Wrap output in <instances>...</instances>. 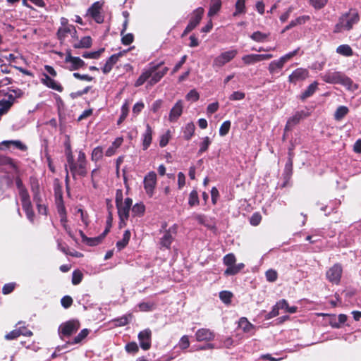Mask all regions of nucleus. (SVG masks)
Wrapping results in <instances>:
<instances>
[{"label": "nucleus", "instance_id": "c756f323", "mask_svg": "<svg viewBox=\"0 0 361 361\" xmlns=\"http://www.w3.org/2000/svg\"><path fill=\"white\" fill-rule=\"evenodd\" d=\"M221 0H211L209 4V9L208 16L212 17L218 13L221 8Z\"/></svg>", "mask_w": 361, "mask_h": 361}, {"label": "nucleus", "instance_id": "774afa93", "mask_svg": "<svg viewBox=\"0 0 361 361\" xmlns=\"http://www.w3.org/2000/svg\"><path fill=\"white\" fill-rule=\"evenodd\" d=\"M185 97H186V99H188V100H192L193 102H197L200 99V94L196 90L193 89V90H191L186 94Z\"/></svg>", "mask_w": 361, "mask_h": 361}, {"label": "nucleus", "instance_id": "cd10ccee", "mask_svg": "<svg viewBox=\"0 0 361 361\" xmlns=\"http://www.w3.org/2000/svg\"><path fill=\"white\" fill-rule=\"evenodd\" d=\"M123 142L122 137H118L113 142L112 145L106 149L105 155L106 157H111L115 154L116 149L121 147Z\"/></svg>", "mask_w": 361, "mask_h": 361}, {"label": "nucleus", "instance_id": "f257e3e1", "mask_svg": "<svg viewBox=\"0 0 361 361\" xmlns=\"http://www.w3.org/2000/svg\"><path fill=\"white\" fill-rule=\"evenodd\" d=\"M164 64V61L158 63L151 62L148 65V68H145L138 78L134 83L135 87L142 86L147 82V87H152L158 83L169 71L168 67H164L161 70H159L161 66Z\"/></svg>", "mask_w": 361, "mask_h": 361}, {"label": "nucleus", "instance_id": "412c9836", "mask_svg": "<svg viewBox=\"0 0 361 361\" xmlns=\"http://www.w3.org/2000/svg\"><path fill=\"white\" fill-rule=\"evenodd\" d=\"M183 109V104L182 100H178L170 111L169 120L171 122H176L182 115Z\"/></svg>", "mask_w": 361, "mask_h": 361}, {"label": "nucleus", "instance_id": "6ab92c4d", "mask_svg": "<svg viewBox=\"0 0 361 361\" xmlns=\"http://www.w3.org/2000/svg\"><path fill=\"white\" fill-rule=\"evenodd\" d=\"M41 82L49 88L56 90L59 92H63V86L56 80L50 78L48 74L43 73L41 78Z\"/></svg>", "mask_w": 361, "mask_h": 361}, {"label": "nucleus", "instance_id": "37998d69", "mask_svg": "<svg viewBox=\"0 0 361 361\" xmlns=\"http://www.w3.org/2000/svg\"><path fill=\"white\" fill-rule=\"evenodd\" d=\"M235 11L233 13V16H237L240 14L245 13V0H237L235 5Z\"/></svg>", "mask_w": 361, "mask_h": 361}, {"label": "nucleus", "instance_id": "3c124183", "mask_svg": "<svg viewBox=\"0 0 361 361\" xmlns=\"http://www.w3.org/2000/svg\"><path fill=\"white\" fill-rule=\"evenodd\" d=\"M116 208L118 209V217H122L125 219L129 218V212L130 208L125 207L124 205H123V203L119 204L118 206H116Z\"/></svg>", "mask_w": 361, "mask_h": 361}, {"label": "nucleus", "instance_id": "4d7b16f0", "mask_svg": "<svg viewBox=\"0 0 361 361\" xmlns=\"http://www.w3.org/2000/svg\"><path fill=\"white\" fill-rule=\"evenodd\" d=\"M83 274L80 270H75L72 274V283L78 285L82 280Z\"/></svg>", "mask_w": 361, "mask_h": 361}, {"label": "nucleus", "instance_id": "0eeeda50", "mask_svg": "<svg viewBox=\"0 0 361 361\" xmlns=\"http://www.w3.org/2000/svg\"><path fill=\"white\" fill-rule=\"evenodd\" d=\"M236 258L234 254L228 253L223 258L224 264L227 266L226 269L224 271L225 276H233L238 274L244 267L243 263L235 264Z\"/></svg>", "mask_w": 361, "mask_h": 361}, {"label": "nucleus", "instance_id": "f03ea898", "mask_svg": "<svg viewBox=\"0 0 361 361\" xmlns=\"http://www.w3.org/2000/svg\"><path fill=\"white\" fill-rule=\"evenodd\" d=\"M164 64V61L158 63L151 62L148 65V68H145L138 78L134 83L135 87L142 86L147 82V87H152L158 83L169 71L168 67H164L161 70H159L161 66Z\"/></svg>", "mask_w": 361, "mask_h": 361}, {"label": "nucleus", "instance_id": "7ed1b4c3", "mask_svg": "<svg viewBox=\"0 0 361 361\" xmlns=\"http://www.w3.org/2000/svg\"><path fill=\"white\" fill-rule=\"evenodd\" d=\"M67 165H66V182L68 181V171L71 172V176L74 180L78 177L84 178L87 176L88 170V162L85 153L82 150L78 152V157L75 159L74 156L66 159Z\"/></svg>", "mask_w": 361, "mask_h": 361}, {"label": "nucleus", "instance_id": "ea45409f", "mask_svg": "<svg viewBox=\"0 0 361 361\" xmlns=\"http://www.w3.org/2000/svg\"><path fill=\"white\" fill-rule=\"evenodd\" d=\"M129 112V102L128 101H125L123 104L121 106V114L120 115V117L117 121V124L120 125L123 122V121L128 116Z\"/></svg>", "mask_w": 361, "mask_h": 361}, {"label": "nucleus", "instance_id": "20e7f679", "mask_svg": "<svg viewBox=\"0 0 361 361\" xmlns=\"http://www.w3.org/2000/svg\"><path fill=\"white\" fill-rule=\"evenodd\" d=\"M360 20V16L355 9L350 8L348 12L342 14L334 30V33H339L344 30L349 31L353 29L354 25Z\"/></svg>", "mask_w": 361, "mask_h": 361}, {"label": "nucleus", "instance_id": "39448f33", "mask_svg": "<svg viewBox=\"0 0 361 361\" xmlns=\"http://www.w3.org/2000/svg\"><path fill=\"white\" fill-rule=\"evenodd\" d=\"M321 78L323 81L330 84H340L350 89L353 81L343 73L340 71H328L322 74Z\"/></svg>", "mask_w": 361, "mask_h": 361}, {"label": "nucleus", "instance_id": "4c0bfd02", "mask_svg": "<svg viewBox=\"0 0 361 361\" xmlns=\"http://www.w3.org/2000/svg\"><path fill=\"white\" fill-rule=\"evenodd\" d=\"M239 327L243 329L244 332L248 333L252 329H254L255 326L252 324L245 317H241L239 320Z\"/></svg>", "mask_w": 361, "mask_h": 361}, {"label": "nucleus", "instance_id": "bb28decb", "mask_svg": "<svg viewBox=\"0 0 361 361\" xmlns=\"http://www.w3.org/2000/svg\"><path fill=\"white\" fill-rule=\"evenodd\" d=\"M0 165L1 166H9L12 168L15 171L18 172L19 171L18 165L16 161L10 157H7L5 155H0Z\"/></svg>", "mask_w": 361, "mask_h": 361}, {"label": "nucleus", "instance_id": "c03bdc74", "mask_svg": "<svg viewBox=\"0 0 361 361\" xmlns=\"http://www.w3.org/2000/svg\"><path fill=\"white\" fill-rule=\"evenodd\" d=\"M200 204L198 193L196 190H192L190 195L188 198V204L190 207H195L197 206Z\"/></svg>", "mask_w": 361, "mask_h": 361}, {"label": "nucleus", "instance_id": "a19ab883", "mask_svg": "<svg viewBox=\"0 0 361 361\" xmlns=\"http://www.w3.org/2000/svg\"><path fill=\"white\" fill-rule=\"evenodd\" d=\"M243 63L246 65L254 64L259 62V54H252L245 55L242 57Z\"/></svg>", "mask_w": 361, "mask_h": 361}, {"label": "nucleus", "instance_id": "5701e85b", "mask_svg": "<svg viewBox=\"0 0 361 361\" xmlns=\"http://www.w3.org/2000/svg\"><path fill=\"white\" fill-rule=\"evenodd\" d=\"M152 133L153 130L149 126V124L146 125V130L144 134L142 135V149L143 150H146L150 146L152 140Z\"/></svg>", "mask_w": 361, "mask_h": 361}, {"label": "nucleus", "instance_id": "6e6552de", "mask_svg": "<svg viewBox=\"0 0 361 361\" xmlns=\"http://www.w3.org/2000/svg\"><path fill=\"white\" fill-rule=\"evenodd\" d=\"M204 10L202 7H198L194 10L191 14V18L188 25L181 34V37H185L189 32L192 31L200 23L204 15Z\"/></svg>", "mask_w": 361, "mask_h": 361}, {"label": "nucleus", "instance_id": "7c9ffc66", "mask_svg": "<svg viewBox=\"0 0 361 361\" xmlns=\"http://www.w3.org/2000/svg\"><path fill=\"white\" fill-rule=\"evenodd\" d=\"M195 126L193 122H190L183 128V138L190 140L195 134Z\"/></svg>", "mask_w": 361, "mask_h": 361}, {"label": "nucleus", "instance_id": "49530a36", "mask_svg": "<svg viewBox=\"0 0 361 361\" xmlns=\"http://www.w3.org/2000/svg\"><path fill=\"white\" fill-rule=\"evenodd\" d=\"M106 235V234L102 233V234H100L97 237H95V238H88L87 239V241H86L85 244L89 245V246L97 245H99V243H102V241L103 240V239L105 238Z\"/></svg>", "mask_w": 361, "mask_h": 361}, {"label": "nucleus", "instance_id": "dca6fc26", "mask_svg": "<svg viewBox=\"0 0 361 361\" xmlns=\"http://www.w3.org/2000/svg\"><path fill=\"white\" fill-rule=\"evenodd\" d=\"M137 337L142 349L147 350L151 348L152 331L149 329H146L140 331Z\"/></svg>", "mask_w": 361, "mask_h": 361}, {"label": "nucleus", "instance_id": "f3484780", "mask_svg": "<svg viewBox=\"0 0 361 361\" xmlns=\"http://www.w3.org/2000/svg\"><path fill=\"white\" fill-rule=\"evenodd\" d=\"M309 116L308 113H306L305 111H299L295 112V114L290 117L286 122V124L284 128L285 132L290 131L292 128L298 124L301 119L306 118Z\"/></svg>", "mask_w": 361, "mask_h": 361}, {"label": "nucleus", "instance_id": "58836bf2", "mask_svg": "<svg viewBox=\"0 0 361 361\" xmlns=\"http://www.w3.org/2000/svg\"><path fill=\"white\" fill-rule=\"evenodd\" d=\"M20 198L21 200L22 208L24 211L32 208V204L30 200V196L29 193L20 195Z\"/></svg>", "mask_w": 361, "mask_h": 361}, {"label": "nucleus", "instance_id": "a211bd4d", "mask_svg": "<svg viewBox=\"0 0 361 361\" xmlns=\"http://www.w3.org/2000/svg\"><path fill=\"white\" fill-rule=\"evenodd\" d=\"M126 52L127 51H120L119 53L113 54L108 58L104 67L102 68L103 73H109L112 70L114 66L118 62L119 58Z\"/></svg>", "mask_w": 361, "mask_h": 361}, {"label": "nucleus", "instance_id": "423d86ee", "mask_svg": "<svg viewBox=\"0 0 361 361\" xmlns=\"http://www.w3.org/2000/svg\"><path fill=\"white\" fill-rule=\"evenodd\" d=\"M80 328V322L77 319H72L60 324L58 333L61 339L71 337Z\"/></svg>", "mask_w": 361, "mask_h": 361}, {"label": "nucleus", "instance_id": "de8ad7c7", "mask_svg": "<svg viewBox=\"0 0 361 361\" xmlns=\"http://www.w3.org/2000/svg\"><path fill=\"white\" fill-rule=\"evenodd\" d=\"M15 183H16V185L18 190L19 196L24 195V194L29 193L27 189L23 184V180L20 176H17L15 178Z\"/></svg>", "mask_w": 361, "mask_h": 361}, {"label": "nucleus", "instance_id": "680f3d73", "mask_svg": "<svg viewBox=\"0 0 361 361\" xmlns=\"http://www.w3.org/2000/svg\"><path fill=\"white\" fill-rule=\"evenodd\" d=\"M266 279L269 282H274L277 280L278 274L274 269H269L265 273Z\"/></svg>", "mask_w": 361, "mask_h": 361}, {"label": "nucleus", "instance_id": "864d4df0", "mask_svg": "<svg viewBox=\"0 0 361 361\" xmlns=\"http://www.w3.org/2000/svg\"><path fill=\"white\" fill-rule=\"evenodd\" d=\"M29 182L32 192L40 190L39 180L36 176H30L29 178Z\"/></svg>", "mask_w": 361, "mask_h": 361}, {"label": "nucleus", "instance_id": "603ef678", "mask_svg": "<svg viewBox=\"0 0 361 361\" xmlns=\"http://www.w3.org/2000/svg\"><path fill=\"white\" fill-rule=\"evenodd\" d=\"M233 293L228 290H223L219 293V298L225 304H230L231 302V298Z\"/></svg>", "mask_w": 361, "mask_h": 361}, {"label": "nucleus", "instance_id": "f704fd0d", "mask_svg": "<svg viewBox=\"0 0 361 361\" xmlns=\"http://www.w3.org/2000/svg\"><path fill=\"white\" fill-rule=\"evenodd\" d=\"M269 36L270 33H263L260 31H256L250 35V38L257 42H264L268 41Z\"/></svg>", "mask_w": 361, "mask_h": 361}, {"label": "nucleus", "instance_id": "6e6d98bb", "mask_svg": "<svg viewBox=\"0 0 361 361\" xmlns=\"http://www.w3.org/2000/svg\"><path fill=\"white\" fill-rule=\"evenodd\" d=\"M125 350L128 353L135 354L139 351V347L136 342L133 341L126 345Z\"/></svg>", "mask_w": 361, "mask_h": 361}, {"label": "nucleus", "instance_id": "1a4fd4ad", "mask_svg": "<svg viewBox=\"0 0 361 361\" xmlns=\"http://www.w3.org/2000/svg\"><path fill=\"white\" fill-rule=\"evenodd\" d=\"M237 54L238 51L236 49H232L221 53L220 55L214 58L212 63V67L215 70L223 67L227 63L232 61L236 56Z\"/></svg>", "mask_w": 361, "mask_h": 361}, {"label": "nucleus", "instance_id": "a878e982", "mask_svg": "<svg viewBox=\"0 0 361 361\" xmlns=\"http://www.w3.org/2000/svg\"><path fill=\"white\" fill-rule=\"evenodd\" d=\"M318 82L317 81L311 83L307 89L300 95V99L305 101L308 97L312 96L318 89Z\"/></svg>", "mask_w": 361, "mask_h": 361}, {"label": "nucleus", "instance_id": "c9c22d12", "mask_svg": "<svg viewBox=\"0 0 361 361\" xmlns=\"http://www.w3.org/2000/svg\"><path fill=\"white\" fill-rule=\"evenodd\" d=\"M90 332V330L88 329H82L79 334L73 338L70 343L72 345L80 343L85 338H87Z\"/></svg>", "mask_w": 361, "mask_h": 361}, {"label": "nucleus", "instance_id": "e433bc0d", "mask_svg": "<svg viewBox=\"0 0 361 361\" xmlns=\"http://www.w3.org/2000/svg\"><path fill=\"white\" fill-rule=\"evenodd\" d=\"M349 112V109L345 106H339L335 113H334V119L336 121H341Z\"/></svg>", "mask_w": 361, "mask_h": 361}, {"label": "nucleus", "instance_id": "72a5a7b5", "mask_svg": "<svg viewBox=\"0 0 361 361\" xmlns=\"http://www.w3.org/2000/svg\"><path fill=\"white\" fill-rule=\"evenodd\" d=\"M336 52L343 56L349 57L353 55V51L350 45L341 44L336 48Z\"/></svg>", "mask_w": 361, "mask_h": 361}, {"label": "nucleus", "instance_id": "9b49d317", "mask_svg": "<svg viewBox=\"0 0 361 361\" xmlns=\"http://www.w3.org/2000/svg\"><path fill=\"white\" fill-rule=\"evenodd\" d=\"M144 188L146 193L152 197L157 185V174L154 171L149 172L144 178Z\"/></svg>", "mask_w": 361, "mask_h": 361}, {"label": "nucleus", "instance_id": "4468645a", "mask_svg": "<svg viewBox=\"0 0 361 361\" xmlns=\"http://www.w3.org/2000/svg\"><path fill=\"white\" fill-rule=\"evenodd\" d=\"M102 4L99 2H94L87 10L85 17H92L97 23L104 22V16L101 14Z\"/></svg>", "mask_w": 361, "mask_h": 361}, {"label": "nucleus", "instance_id": "bf43d9fd", "mask_svg": "<svg viewBox=\"0 0 361 361\" xmlns=\"http://www.w3.org/2000/svg\"><path fill=\"white\" fill-rule=\"evenodd\" d=\"M64 147H65V155H66V159L73 157V151H72V147H71V141H70V139H69V137L67 136V139L64 142Z\"/></svg>", "mask_w": 361, "mask_h": 361}, {"label": "nucleus", "instance_id": "9d476101", "mask_svg": "<svg viewBox=\"0 0 361 361\" xmlns=\"http://www.w3.org/2000/svg\"><path fill=\"white\" fill-rule=\"evenodd\" d=\"M64 62L70 64L68 69L71 71L79 70L86 66L85 62L80 57L73 56L70 49L66 50Z\"/></svg>", "mask_w": 361, "mask_h": 361}, {"label": "nucleus", "instance_id": "13d9d810", "mask_svg": "<svg viewBox=\"0 0 361 361\" xmlns=\"http://www.w3.org/2000/svg\"><path fill=\"white\" fill-rule=\"evenodd\" d=\"M231 121H224L220 126V128H219V135L221 136H225L226 135L228 132H229V130L231 128Z\"/></svg>", "mask_w": 361, "mask_h": 361}, {"label": "nucleus", "instance_id": "2f4dec72", "mask_svg": "<svg viewBox=\"0 0 361 361\" xmlns=\"http://www.w3.org/2000/svg\"><path fill=\"white\" fill-rule=\"evenodd\" d=\"M1 144L7 148H8L10 145H13L17 149L23 152L27 149V147L25 144H23L20 140H4L2 141Z\"/></svg>", "mask_w": 361, "mask_h": 361}, {"label": "nucleus", "instance_id": "c85d7f7f", "mask_svg": "<svg viewBox=\"0 0 361 361\" xmlns=\"http://www.w3.org/2000/svg\"><path fill=\"white\" fill-rule=\"evenodd\" d=\"M92 44V39L90 36L83 37L79 42L74 43L73 47L75 49H88Z\"/></svg>", "mask_w": 361, "mask_h": 361}, {"label": "nucleus", "instance_id": "79ce46f5", "mask_svg": "<svg viewBox=\"0 0 361 361\" xmlns=\"http://www.w3.org/2000/svg\"><path fill=\"white\" fill-rule=\"evenodd\" d=\"M103 154V148L100 146L96 147L92 152L91 159L92 161L97 162L102 159Z\"/></svg>", "mask_w": 361, "mask_h": 361}, {"label": "nucleus", "instance_id": "393cba45", "mask_svg": "<svg viewBox=\"0 0 361 361\" xmlns=\"http://www.w3.org/2000/svg\"><path fill=\"white\" fill-rule=\"evenodd\" d=\"M73 31L76 34V30L73 25L60 27L57 31V37L60 41H63L68 34Z\"/></svg>", "mask_w": 361, "mask_h": 361}, {"label": "nucleus", "instance_id": "69168bd1", "mask_svg": "<svg viewBox=\"0 0 361 361\" xmlns=\"http://www.w3.org/2000/svg\"><path fill=\"white\" fill-rule=\"evenodd\" d=\"M139 309L142 312L152 311L154 308V303L149 302H142L138 305Z\"/></svg>", "mask_w": 361, "mask_h": 361}, {"label": "nucleus", "instance_id": "8fccbe9b", "mask_svg": "<svg viewBox=\"0 0 361 361\" xmlns=\"http://www.w3.org/2000/svg\"><path fill=\"white\" fill-rule=\"evenodd\" d=\"M104 51V48H101L97 51L87 52L85 51L82 54V57L85 59H97L100 57L101 54Z\"/></svg>", "mask_w": 361, "mask_h": 361}, {"label": "nucleus", "instance_id": "f8f14e48", "mask_svg": "<svg viewBox=\"0 0 361 361\" xmlns=\"http://www.w3.org/2000/svg\"><path fill=\"white\" fill-rule=\"evenodd\" d=\"M342 271V267L339 264H335L326 271V276L330 282L338 284L340 282Z\"/></svg>", "mask_w": 361, "mask_h": 361}, {"label": "nucleus", "instance_id": "473e14b6", "mask_svg": "<svg viewBox=\"0 0 361 361\" xmlns=\"http://www.w3.org/2000/svg\"><path fill=\"white\" fill-rule=\"evenodd\" d=\"M131 233L129 230H126L123 235V238L116 243V247L120 251L124 249L128 244Z\"/></svg>", "mask_w": 361, "mask_h": 361}, {"label": "nucleus", "instance_id": "2eb2a0df", "mask_svg": "<svg viewBox=\"0 0 361 361\" xmlns=\"http://www.w3.org/2000/svg\"><path fill=\"white\" fill-rule=\"evenodd\" d=\"M176 233V225L173 227L166 230L164 235L160 238V245L161 247H164L166 249H170L171 245L174 240V236Z\"/></svg>", "mask_w": 361, "mask_h": 361}, {"label": "nucleus", "instance_id": "052dcab7", "mask_svg": "<svg viewBox=\"0 0 361 361\" xmlns=\"http://www.w3.org/2000/svg\"><path fill=\"white\" fill-rule=\"evenodd\" d=\"M328 0H310V4L317 10L324 8Z\"/></svg>", "mask_w": 361, "mask_h": 361}, {"label": "nucleus", "instance_id": "e2e57ef3", "mask_svg": "<svg viewBox=\"0 0 361 361\" xmlns=\"http://www.w3.org/2000/svg\"><path fill=\"white\" fill-rule=\"evenodd\" d=\"M178 346L182 350H185L190 346L189 337L187 335L183 336L178 343Z\"/></svg>", "mask_w": 361, "mask_h": 361}, {"label": "nucleus", "instance_id": "a18cd8bd", "mask_svg": "<svg viewBox=\"0 0 361 361\" xmlns=\"http://www.w3.org/2000/svg\"><path fill=\"white\" fill-rule=\"evenodd\" d=\"M132 213L135 216H141L144 214L145 207L142 203H136L131 209Z\"/></svg>", "mask_w": 361, "mask_h": 361}, {"label": "nucleus", "instance_id": "4be33fe9", "mask_svg": "<svg viewBox=\"0 0 361 361\" xmlns=\"http://www.w3.org/2000/svg\"><path fill=\"white\" fill-rule=\"evenodd\" d=\"M293 164L291 163V161L290 160V161H286V164H285V167H284V169H283V183L282 184V188H285L288 185V184L289 183L290 179H291V177H292V175H293Z\"/></svg>", "mask_w": 361, "mask_h": 361}, {"label": "nucleus", "instance_id": "09e8293b", "mask_svg": "<svg viewBox=\"0 0 361 361\" xmlns=\"http://www.w3.org/2000/svg\"><path fill=\"white\" fill-rule=\"evenodd\" d=\"M310 20V17L309 16H301L295 19L291 20L290 22V26L292 27H294L297 25H300L305 24L306 22L309 21Z\"/></svg>", "mask_w": 361, "mask_h": 361}, {"label": "nucleus", "instance_id": "aec40b11", "mask_svg": "<svg viewBox=\"0 0 361 361\" xmlns=\"http://www.w3.org/2000/svg\"><path fill=\"white\" fill-rule=\"evenodd\" d=\"M215 337L214 332L209 329L202 328L198 329L195 333L196 340L201 341H211Z\"/></svg>", "mask_w": 361, "mask_h": 361}, {"label": "nucleus", "instance_id": "5fc2aeb1", "mask_svg": "<svg viewBox=\"0 0 361 361\" xmlns=\"http://www.w3.org/2000/svg\"><path fill=\"white\" fill-rule=\"evenodd\" d=\"M210 144H211L210 138L207 136L204 137L203 141L200 144V147L198 150V154L200 155L202 153L205 152L208 149Z\"/></svg>", "mask_w": 361, "mask_h": 361}, {"label": "nucleus", "instance_id": "338daca9", "mask_svg": "<svg viewBox=\"0 0 361 361\" xmlns=\"http://www.w3.org/2000/svg\"><path fill=\"white\" fill-rule=\"evenodd\" d=\"M134 41V35L132 33H128L122 35L121 42L123 45H130Z\"/></svg>", "mask_w": 361, "mask_h": 361}, {"label": "nucleus", "instance_id": "0e129e2a", "mask_svg": "<svg viewBox=\"0 0 361 361\" xmlns=\"http://www.w3.org/2000/svg\"><path fill=\"white\" fill-rule=\"evenodd\" d=\"M262 221V216L259 212L254 213L250 219V223L251 225L256 226H258Z\"/></svg>", "mask_w": 361, "mask_h": 361}, {"label": "nucleus", "instance_id": "ddd939ff", "mask_svg": "<svg viewBox=\"0 0 361 361\" xmlns=\"http://www.w3.org/2000/svg\"><path fill=\"white\" fill-rule=\"evenodd\" d=\"M309 77V71L306 68H298L293 71L288 76V82L296 85L299 82L304 81Z\"/></svg>", "mask_w": 361, "mask_h": 361}, {"label": "nucleus", "instance_id": "b1692460", "mask_svg": "<svg viewBox=\"0 0 361 361\" xmlns=\"http://www.w3.org/2000/svg\"><path fill=\"white\" fill-rule=\"evenodd\" d=\"M284 65L285 63L281 58H279L278 60H274L269 64V72L273 75L277 74L282 70Z\"/></svg>", "mask_w": 361, "mask_h": 361}]
</instances>
